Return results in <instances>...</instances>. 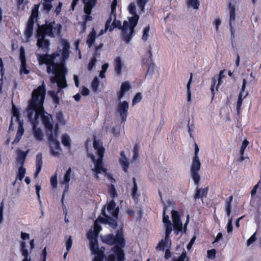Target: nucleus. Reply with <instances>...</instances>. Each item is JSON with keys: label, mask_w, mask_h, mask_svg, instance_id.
I'll return each instance as SVG.
<instances>
[{"label": "nucleus", "mask_w": 261, "mask_h": 261, "mask_svg": "<svg viewBox=\"0 0 261 261\" xmlns=\"http://www.w3.org/2000/svg\"><path fill=\"white\" fill-rule=\"evenodd\" d=\"M168 246H170L169 245V243H167L166 242V240L165 239L164 240H162L157 245L156 247V249H159V250H164V248L165 247H168Z\"/></svg>", "instance_id": "37998d69"}, {"label": "nucleus", "mask_w": 261, "mask_h": 261, "mask_svg": "<svg viewBox=\"0 0 261 261\" xmlns=\"http://www.w3.org/2000/svg\"><path fill=\"white\" fill-rule=\"evenodd\" d=\"M116 203L114 200H112L107 206V211L109 215L114 218H117L119 212V207H116Z\"/></svg>", "instance_id": "2eb2a0df"}, {"label": "nucleus", "mask_w": 261, "mask_h": 261, "mask_svg": "<svg viewBox=\"0 0 261 261\" xmlns=\"http://www.w3.org/2000/svg\"><path fill=\"white\" fill-rule=\"evenodd\" d=\"M56 118L58 121L63 123L64 122V115L62 112H59L56 113Z\"/></svg>", "instance_id": "4d7b16f0"}, {"label": "nucleus", "mask_w": 261, "mask_h": 261, "mask_svg": "<svg viewBox=\"0 0 261 261\" xmlns=\"http://www.w3.org/2000/svg\"><path fill=\"white\" fill-rule=\"evenodd\" d=\"M92 1V0H83V3L85 5L84 12L86 14V15H85L84 18V25H86L87 21H91L92 20V17L90 16V14H91L92 8L97 3V0H94V2Z\"/></svg>", "instance_id": "1a4fd4ad"}, {"label": "nucleus", "mask_w": 261, "mask_h": 261, "mask_svg": "<svg viewBox=\"0 0 261 261\" xmlns=\"http://www.w3.org/2000/svg\"><path fill=\"white\" fill-rule=\"evenodd\" d=\"M173 225L171 222L166 224V231H165V240L167 243H169V245H171V240L170 239V234L171 233L173 229Z\"/></svg>", "instance_id": "412c9836"}, {"label": "nucleus", "mask_w": 261, "mask_h": 261, "mask_svg": "<svg viewBox=\"0 0 261 261\" xmlns=\"http://www.w3.org/2000/svg\"><path fill=\"white\" fill-rule=\"evenodd\" d=\"M38 29L36 31L37 39L36 45L39 48L46 53L50 50V41L46 38V36L54 38L60 35L62 32V26L60 23H57L54 21L45 20L44 24H37Z\"/></svg>", "instance_id": "7ed1b4c3"}, {"label": "nucleus", "mask_w": 261, "mask_h": 261, "mask_svg": "<svg viewBox=\"0 0 261 261\" xmlns=\"http://www.w3.org/2000/svg\"><path fill=\"white\" fill-rule=\"evenodd\" d=\"M172 219L173 222V226H177L178 227H182V223L181 222L180 218L178 212L175 210L171 212Z\"/></svg>", "instance_id": "a211bd4d"}, {"label": "nucleus", "mask_w": 261, "mask_h": 261, "mask_svg": "<svg viewBox=\"0 0 261 261\" xmlns=\"http://www.w3.org/2000/svg\"><path fill=\"white\" fill-rule=\"evenodd\" d=\"M71 173V169L69 168L66 171L64 176V180L62 182V184L66 185V189H68V183L70 180V174Z\"/></svg>", "instance_id": "f704fd0d"}, {"label": "nucleus", "mask_w": 261, "mask_h": 261, "mask_svg": "<svg viewBox=\"0 0 261 261\" xmlns=\"http://www.w3.org/2000/svg\"><path fill=\"white\" fill-rule=\"evenodd\" d=\"M256 232H254L252 236L247 240L246 243L247 246H250L256 240Z\"/></svg>", "instance_id": "09e8293b"}, {"label": "nucleus", "mask_w": 261, "mask_h": 261, "mask_svg": "<svg viewBox=\"0 0 261 261\" xmlns=\"http://www.w3.org/2000/svg\"><path fill=\"white\" fill-rule=\"evenodd\" d=\"M0 73L2 75V77H3L5 73V69H4V65L2 60V59L0 58Z\"/></svg>", "instance_id": "e2e57ef3"}, {"label": "nucleus", "mask_w": 261, "mask_h": 261, "mask_svg": "<svg viewBox=\"0 0 261 261\" xmlns=\"http://www.w3.org/2000/svg\"><path fill=\"white\" fill-rule=\"evenodd\" d=\"M43 122L45 126L48 129L51 130L53 129V125L49 123V119L48 117H45L43 118Z\"/></svg>", "instance_id": "864d4df0"}, {"label": "nucleus", "mask_w": 261, "mask_h": 261, "mask_svg": "<svg viewBox=\"0 0 261 261\" xmlns=\"http://www.w3.org/2000/svg\"><path fill=\"white\" fill-rule=\"evenodd\" d=\"M62 143L64 146L68 147L69 148L70 147L71 140L67 134L62 135Z\"/></svg>", "instance_id": "72a5a7b5"}, {"label": "nucleus", "mask_w": 261, "mask_h": 261, "mask_svg": "<svg viewBox=\"0 0 261 261\" xmlns=\"http://www.w3.org/2000/svg\"><path fill=\"white\" fill-rule=\"evenodd\" d=\"M192 77H193V74H192V73H191L190 78V79L187 83V99H188V101H191V92L190 89H191V84L192 80Z\"/></svg>", "instance_id": "e433bc0d"}, {"label": "nucleus", "mask_w": 261, "mask_h": 261, "mask_svg": "<svg viewBox=\"0 0 261 261\" xmlns=\"http://www.w3.org/2000/svg\"><path fill=\"white\" fill-rule=\"evenodd\" d=\"M46 94L44 83L32 92V97L27 109L28 117L32 125L33 134L39 141L43 140V134L40 128L37 127L36 120L44 113L43 103Z\"/></svg>", "instance_id": "f03ea898"}, {"label": "nucleus", "mask_w": 261, "mask_h": 261, "mask_svg": "<svg viewBox=\"0 0 261 261\" xmlns=\"http://www.w3.org/2000/svg\"><path fill=\"white\" fill-rule=\"evenodd\" d=\"M116 18V12L111 11L109 18L106 21V30H108L112 24V21L115 20Z\"/></svg>", "instance_id": "2f4dec72"}, {"label": "nucleus", "mask_w": 261, "mask_h": 261, "mask_svg": "<svg viewBox=\"0 0 261 261\" xmlns=\"http://www.w3.org/2000/svg\"><path fill=\"white\" fill-rule=\"evenodd\" d=\"M229 26H230V31L231 33V38L232 41H233L234 40V38H235V34H234L235 29L233 28V27L232 25V23H229Z\"/></svg>", "instance_id": "680f3d73"}, {"label": "nucleus", "mask_w": 261, "mask_h": 261, "mask_svg": "<svg viewBox=\"0 0 261 261\" xmlns=\"http://www.w3.org/2000/svg\"><path fill=\"white\" fill-rule=\"evenodd\" d=\"M232 217H231L228 220L227 225V231L228 233L231 232L232 231Z\"/></svg>", "instance_id": "5fc2aeb1"}, {"label": "nucleus", "mask_w": 261, "mask_h": 261, "mask_svg": "<svg viewBox=\"0 0 261 261\" xmlns=\"http://www.w3.org/2000/svg\"><path fill=\"white\" fill-rule=\"evenodd\" d=\"M119 162L121 166H122L123 170L125 172L127 171V169L129 166V163L128 159L126 156H124L123 158H121L119 159Z\"/></svg>", "instance_id": "473e14b6"}, {"label": "nucleus", "mask_w": 261, "mask_h": 261, "mask_svg": "<svg viewBox=\"0 0 261 261\" xmlns=\"http://www.w3.org/2000/svg\"><path fill=\"white\" fill-rule=\"evenodd\" d=\"M40 5V4L34 5L31 15L28 21L25 30V37L28 39V41H29L30 38L32 36L35 22L34 19H36V21L37 20Z\"/></svg>", "instance_id": "0eeeda50"}, {"label": "nucleus", "mask_w": 261, "mask_h": 261, "mask_svg": "<svg viewBox=\"0 0 261 261\" xmlns=\"http://www.w3.org/2000/svg\"><path fill=\"white\" fill-rule=\"evenodd\" d=\"M96 63V59L95 58H93L91 59L90 62L88 65V68L89 70H91L93 67L95 66Z\"/></svg>", "instance_id": "bf43d9fd"}, {"label": "nucleus", "mask_w": 261, "mask_h": 261, "mask_svg": "<svg viewBox=\"0 0 261 261\" xmlns=\"http://www.w3.org/2000/svg\"><path fill=\"white\" fill-rule=\"evenodd\" d=\"M115 28L121 30L123 39L124 41L128 43L130 41L134 34L135 28L133 29L129 21L125 20L122 25L121 22L120 20H117L116 18L113 20L108 30L110 32H112Z\"/></svg>", "instance_id": "39448f33"}, {"label": "nucleus", "mask_w": 261, "mask_h": 261, "mask_svg": "<svg viewBox=\"0 0 261 261\" xmlns=\"http://www.w3.org/2000/svg\"><path fill=\"white\" fill-rule=\"evenodd\" d=\"M199 149L197 144H195L194 155L192 159L190 171L192 178L196 185L198 186L200 180V175L198 173L200 169L201 163L198 156Z\"/></svg>", "instance_id": "423d86ee"}, {"label": "nucleus", "mask_w": 261, "mask_h": 261, "mask_svg": "<svg viewBox=\"0 0 261 261\" xmlns=\"http://www.w3.org/2000/svg\"><path fill=\"white\" fill-rule=\"evenodd\" d=\"M133 187L132 192V195L133 198H137L138 196L137 194L138 186L136 182V179L135 177L133 178Z\"/></svg>", "instance_id": "ea45409f"}, {"label": "nucleus", "mask_w": 261, "mask_h": 261, "mask_svg": "<svg viewBox=\"0 0 261 261\" xmlns=\"http://www.w3.org/2000/svg\"><path fill=\"white\" fill-rule=\"evenodd\" d=\"M187 256L186 251L183 252L180 256L177 259H175L174 261H185V259Z\"/></svg>", "instance_id": "69168bd1"}, {"label": "nucleus", "mask_w": 261, "mask_h": 261, "mask_svg": "<svg viewBox=\"0 0 261 261\" xmlns=\"http://www.w3.org/2000/svg\"><path fill=\"white\" fill-rule=\"evenodd\" d=\"M61 44L63 46V48L59 49L58 52L54 53L51 55H37L39 62L40 64H45L47 65V73L48 74L52 73L53 74L49 78L51 85L55 86L57 85L58 87V90L57 92L53 90L48 92V94L52 98L60 92L62 88H66L67 86L65 76L66 68L54 61L56 58L59 57L61 54L62 55L63 61L66 60L69 56V43L65 40H62Z\"/></svg>", "instance_id": "f257e3e1"}, {"label": "nucleus", "mask_w": 261, "mask_h": 261, "mask_svg": "<svg viewBox=\"0 0 261 261\" xmlns=\"http://www.w3.org/2000/svg\"><path fill=\"white\" fill-rule=\"evenodd\" d=\"M96 247L95 251L91 250L93 254L96 255L94 257L93 261H103L105 258V255L103 254V252L105 250V247H101L99 249L98 246V242L97 243V246Z\"/></svg>", "instance_id": "dca6fc26"}, {"label": "nucleus", "mask_w": 261, "mask_h": 261, "mask_svg": "<svg viewBox=\"0 0 261 261\" xmlns=\"http://www.w3.org/2000/svg\"><path fill=\"white\" fill-rule=\"evenodd\" d=\"M20 59L21 60L20 72L21 74L23 73L27 74L29 73L30 71L27 69V63L24 53L22 52L21 50L20 55Z\"/></svg>", "instance_id": "f3484780"}, {"label": "nucleus", "mask_w": 261, "mask_h": 261, "mask_svg": "<svg viewBox=\"0 0 261 261\" xmlns=\"http://www.w3.org/2000/svg\"><path fill=\"white\" fill-rule=\"evenodd\" d=\"M166 208L164 207V211H163V222L165 224H167L169 223V222H171L169 220V217L168 215H166Z\"/></svg>", "instance_id": "6e6d98bb"}, {"label": "nucleus", "mask_w": 261, "mask_h": 261, "mask_svg": "<svg viewBox=\"0 0 261 261\" xmlns=\"http://www.w3.org/2000/svg\"><path fill=\"white\" fill-rule=\"evenodd\" d=\"M216 251L215 249L208 250L207 251V256L209 258L214 259L215 257Z\"/></svg>", "instance_id": "603ef678"}, {"label": "nucleus", "mask_w": 261, "mask_h": 261, "mask_svg": "<svg viewBox=\"0 0 261 261\" xmlns=\"http://www.w3.org/2000/svg\"><path fill=\"white\" fill-rule=\"evenodd\" d=\"M229 23H232L236 19V9L235 6L232 5L231 3L229 4Z\"/></svg>", "instance_id": "7c9ffc66"}, {"label": "nucleus", "mask_w": 261, "mask_h": 261, "mask_svg": "<svg viewBox=\"0 0 261 261\" xmlns=\"http://www.w3.org/2000/svg\"><path fill=\"white\" fill-rule=\"evenodd\" d=\"M13 116L16 117V120L17 121L19 125L17 134L22 136L24 133V129L23 127V123L20 120V116L18 112L17 111L13 112Z\"/></svg>", "instance_id": "393cba45"}, {"label": "nucleus", "mask_w": 261, "mask_h": 261, "mask_svg": "<svg viewBox=\"0 0 261 261\" xmlns=\"http://www.w3.org/2000/svg\"><path fill=\"white\" fill-rule=\"evenodd\" d=\"M208 187L205 188H197L194 195L195 199L201 198L202 200L203 197H206L208 192Z\"/></svg>", "instance_id": "4be33fe9"}, {"label": "nucleus", "mask_w": 261, "mask_h": 261, "mask_svg": "<svg viewBox=\"0 0 261 261\" xmlns=\"http://www.w3.org/2000/svg\"><path fill=\"white\" fill-rule=\"evenodd\" d=\"M117 0H113L111 6V11L116 12Z\"/></svg>", "instance_id": "0e129e2a"}, {"label": "nucleus", "mask_w": 261, "mask_h": 261, "mask_svg": "<svg viewBox=\"0 0 261 261\" xmlns=\"http://www.w3.org/2000/svg\"><path fill=\"white\" fill-rule=\"evenodd\" d=\"M149 30H150V27L149 25L147 26L144 29V31H143V34L142 36V39L144 41H146L147 40L148 36H149L148 34H149Z\"/></svg>", "instance_id": "de8ad7c7"}, {"label": "nucleus", "mask_w": 261, "mask_h": 261, "mask_svg": "<svg viewBox=\"0 0 261 261\" xmlns=\"http://www.w3.org/2000/svg\"><path fill=\"white\" fill-rule=\"evenodd\" d=\"M233 199V196H230L225 201V211L226 215L229 217L231 213V202Z\"/></svg>", "instance_id": "c85d7f7f"}, {"label": "nucleus", "mask_w": 261, "mask_h": 261, "mask_svg": "<svg viewBox=\"0 0 261 261\" xmlns=\"http://www.w3.org/2000/svg\"><path fill=\"white\" fill-rule=\"evenodd\" d=\"M129 13L133 16L128 18V21L133 29L135 28L138 24L139 16L137 14L136 6L134 2L131 3L128 7Z\"/></svg>", "instance_id": "9d476101"}, {"label": "nucleus", "mask_w": 261, "mask_h": 261, "mask_svg": "<svg viewBox=\"0 0 261 261\" xmlns=\"http://www.w3.org/2000/svg\"><path fill=\"white\" fill-rule=\"evenodd\" d=\"M98 232L91 230L87 233V238L90 241V246L91 250L95 251L97 246Z\"/></svg>", "instance_id": "4468645a"}, {"label": "nucleus", "mask_w": 261, "mask_h": 261, "mask_svg": "<svg viewBox=\"0 0 261 261\" xmlns=\"http://www.w3.org/2000/svg\"><path fill=\"white\" fill-rule=\"evenodd\" d=\"M189 219H189V215H187V220H186V223H185L184 227L183 228V230H182V227H178L177 226H173L174 232H175V233H176V234H178V233H179V231H183L184 233H186V232L187 227L188 224H189Z\"/></svg>", "instance_id": "c756f323"}, {"label": "nucleus", "mask_w": 261, "mask_h": 261, "mask_svg": "<svg viewBox=\"0 0 261 261\" xmlns=\"http://www.w3.org/2000/svg\"><path fill=\"white\" fill-rule=\"evenodd\" d=\"M50 183L51 184L52 187L54 188H56L57 187L58 181L57 175H54L51 177Z\"/></svg>", "instance_id": "3c124183"}, {"label": "nucleus", "mask_w": 261, "mask_h": 261, "mask_svg": "<svg viewBox=\"0 0 261 261\" xmlns=\"http://www.w3.org/2000/svg\"><path fill=\"white\" fill-rule=\"evenodd\" d=\"M103 242L109 245H113L115 243L117 244V241L116 240L115 236L113 234H109L101 238Z\"/></svg>", "instance_id": "aec40b11"}, {"label": "nucleus", "mask_w": 261, "mask_h": 261, "mask_svg": "<svg viewBox=\"0 0 261 261\" xmlns=\"http://www.w3.org/2000/svg\"><path fill=\"white\" fill-rule=\"evenodd\" d=\"M25 172L26 169L24 168L23 166H20L18 168L17 176L20 180H22L23 179L25 176Z\"/></svg>", "instance_id": "58836bf2"}, {"label": "nucleus", "mask_w": 261, "mask_h": 261, "mask_svg": "<svg viewBox=\"0 0 261 261\" xmlns=\"http://www.w3.org/2000/svg\"><path fill=\"white\" fill-rule=\"evenodd\" d=\"M115 255L111 254L109 256L108 261H124L125 254L123 249L117 245H115L113 248Z\"/></svg>", "instance_id": "9b49d317"}, {"label": "nucleus", "mask_w": 261, "mask_h": 261, "mask_svg": "<svg viewBox=\"0 0 261 261\" xmlns=\"http://www.w3.org/2000/svg\"><path fill=\"white\" fill-rule=\"evenodd\" d=\"M48 139L49 142L51 154L54 156H58L60 154V152L62 150L60 142L57 140L56 137L53 135V133H50L48 135Z\"/></svg>", "instance_id": "6e6552de"}, {"label": "nucleus", "mask_w": 261, "mask_h": 261, "mask_svg": "<svg viewBox=\"0 0 261 261\" xmlns=\"http://www.w3.org/2000/svg\"><path fill=\"white\" fill-rule=\"evenodd\" d=\"M72 241L71 239V236H70L69 238H68V239L67 240V241L66 242V249H67V252H68L69 251V250L70 249V248L72 246Z\"/></svg>", "instance_id": "13d9d810"}, {"label": "nucleus", "mask_w": 261, "mask_h": 261, "mask_svg": "<svg viewBox=\"0 0 261 261\" xmlns=\"http://www.w3.org/2000/svg\"><path fill=\"white\" fill-rule=\"evenodd\" d=\"M149 0H137V4L139 9L140 10V13H143L145 7Z\"/></svg>", "instance_id": "4c0bfd02"}, {"label": "nucleus", "mask_w": 261, "mask_h": 261, "mask_svg": "<svg viewBox=\"0 0 261 261\" xmlns=\"http://www.w3.org/2000/svg\"><path fill=\"white\" fill-rule=\"evenodd\" d=\"M246 81L245 79H243L242 89H241V92L238 96V100L237 105V110L238 113H239V110H240V109L241 107L242 104V101L243 99L242 98V93L245 90V89L246 88Z\"/></svg>", "instance_id": "b1692460"}, {"label": "nucleus", "mask_w": 261, "mask_h": 261, "mask_svg": "<svg viewBox=\"0 0 261 261\" xmlns=\"http://www.w3.org/2000/svg\"><path fill=\"white\" fill-rule=\"evenodd\" d=\"M140 149V146L138 144H136L134 147L133 152V159L134 161L137 160L139 158V152Z\"/></svg>", "instance_id": "a19ab883"}, {"label": "nucleus", "mask_w": 261, "mask_h": 261, "mask_svg": "<svg viewBox=\"0 0 261 261\" xmlns=\"http://www.w3.org/2000/svg\"><path fill=\"white\" fill-rule=\"evenodd\" d=\"M46 256H47V251H46V247H45L42 252L41 254V259L42 261H46Z\"/></svg>", "instance_id": "338daca9"}, {"label": "nucleus", "mask_w": 261, "mask_h": 261, "mask_svg": "<svg viewBox=\"0 0 261 261\" xmlns=\"http://www.w3.org/2000/svg\"><path fill=\"white\" fill-rule=\"evenodd\" d=\"M29 151L27 152H24L21 150H19L18 151V155L17 158V163L20 166H23L24 163L25 159L27 157V154Z\"/></svg>", "instance_id": "a878e982"}, {"label": "nucleus", "mask_w": 261, "mask_h": 261, "mask_svg": "<svg viewBox=\"0 0 261 261\" xmlns=\"http://www.w3.org/2000/svg\"><path fill=\"white\" fill-rule=\"evenodd\" d=\"M114 67L116 73L120 75L122 70V61L120 57H118L115 59Z\"/></svg>", "instance_id": "bb28decb"}, {"label": "nucleus", "mask_w": 261, "mask_h": 261, "mask_svg": "<svg viewBox=\"0 0 261 261\" xmlns=\"http://www.w3.org/2000/svg\"><path fill=\"white\" fill-rule=\"evenodd\" d=\"M188 6L193 7L194 9H198L199 6L198 0H189L187 2Z\"/></svg>", "instance_id": "c03bdc74"}, {"label": "nucleus", "mask_w": 261, "mask_h": 261, "mask_svg": "<svg viewBox=\"0 0 261 261\" xmlns=\"http://www.w3.org/2000/svg\"><path fill=\"white\" fill-rule=\"evenodd\" d=\"M152 47L151 45L149 46V49L147 53V56H148V61H149L150 62H152Z\"/></svg>", "instance_id": "774afa93"}, {"label": "nucleus", "mask_w": 261, "mask_h": 261, "mask_svg": "<svg viewBox=\"0 0 261 261\" xmlns=\"http://www.w3.org/2000/svg\"><path fill=\"white\" fill-rule=\"evenodd\" d=\"M93 148L98 156V159H96L95 155L92 153H88L87 155L94 164V168L92 170L95 173V176H96L97 174H100L102 172L106 173L107 172V169L103 167L102 162L105 149L103 147L102 143L96 139H94L93 141Z\"/></svg>", "instance_id": "20e7f679"}, {"label": "nucleus", "mask_w": 261, "mask_h": 261, "mask_svg": "<svg viewBox=\"0 0 261 261\" xmlns=\"http://www.w3.org/2000/svg\"><path fill=\"white\" fill-rule=\"evenodd\" d=\"M42 153H39L37 154L36 155V171L35 173V177H37L38 176V174L40 173L42 166Z\"/></svg>", "instance_id": "5701e85b"}, {"label": "nucleus", "mask_w": 261, "mask_h": 261, "mask_svg": "<svg viewBox=\"0 0 261 261\" xmlns=\"http://www.w3.org/2000/svg\"><path fill=\"white\" fill-rule=\"evenodd\" d=\"M102 217L99 216L94 222V230L96 232H98V233H99V232L102 229L101 226L99 224V222L102 223Z\"/></svg>", "instance_id": "c9c22d12"}, {"label": "nucleus", "mask_w": 261, "mask_h": 261, "mask_svg": "<svg viewBox=\"0 0 261 261\" xmlns=\"http://www.w3.org/2000/svg\"><path fill=\"white\" fill-rule=\"evenodd\" d=\"M154 67H155V65L153 63L150 64L148 66V68L147 71L146 76H148V75L151 76L152 75V74L154 73Z\"/></svg>", "instance_id": "8fccbe9b"}, {"label": "nucleus", "mask_w": 261, "mask_h": 261, "mask_svg": "<svg viewBox=\"0 0 261 261\" xmlns=\"http://www.w3.org/2000/svg\"><path fill=\"white\" fill-rule=\"evenodd\" d=\"M101 214L103 216L102 219V223L108 224L112 228L115 229L118 226L117 221L110 216L107 215L106 213V206L101 210Z\"/></svg>", "instance_id": "ddd939ff"}, {"label": "nucleus", "mask_w": 261, "mask_h": 261, "mask_svg": "<svg viewBox=\"0 0 261 261\" xmlns=\"http://www.w3.org/2000/svg\"><path fill=\"white\" fill-rule=\"evenodd\" d=\"M115 237L117 241V246H120L121 248L124 247L125 242L123 238V231L122 229L117 230Z\"/></svg>", "instance_id": "6ab92c4d"}, {"label": "nucleus", "mask_w": 261, "mask_h": 261, "mask_svg": "<svg viewBox=\"0 0 261 261\" xmlns=\"http://www.w3.org/2000/svg\"><path fill=\"white\" fill-rule=\"evenodd\" d=\"M96 32L93 29L87 37L86 43L89 47H90L95 40Z\"/></svg>", "instance_id": "cd10ccee"}, {"label": "nucleus", "mask_w": 261, "mask_h": 261, "mask_svg": "<svg viewBox=\"0 0 261 261\" xmlns=\"http://www.w3.org/2000/svg\"><path fill=\"white\" fill-rule=\"evenodd\" d=\"M142 98V94L141 93H137L133 99V105H134L139 102Z\"/></svg>", "instance_id": "49530a36"}, {"label": "nucleus", "mask_w": 261, "mask_h": 261, "mask_svg": "<svg viewBox=\"0 0 261 261\" xmlns=\"http://www.w3.org/2000/svg\"><path fill=\"white\" fill-rule=\"evenodd\" d=\"M132 87L128 81L124 82L121 84L120 90L124 93L128 91Z\"/></svg>", "instance_id": "79ce46f5"}, {"label": "nucleus", "mask_w": 261, "mask_h": 261, "mask_svg": "<svg viewBox=\"0 0 261 261\" xmlns=\"http://www.w3.org/2000/svg\"><path fill=\"white\" fill-rule=\"evenodd\" d=\"M129 104L126 101H120L118 106V112L121 118L122 122L126 120Z\"/></svg>", "instance_id": "f8f14e48"}, {"label": "nucleus", "mask_w": 261, "mask_h": 261, "mask_svg": "<svg viewBox=\"0 0 261 261\" xmlns=\"http://www.w3.org/2000/svg\"><path fill=\"white\" fill-rule=\"evenodd\" d=\"M99 85V80L97 77H95L92 82L91 86L94 92H96Z\"/></svg>", "instance_id": "a18cd8bd"}, {"label": "nucleus", "mask_w": 261, "mask_h": 261, "mask_svg": "<svg viewBox=\"0 0 261 261\" xmlns=\"http://www.w3.org/2000/svg\"><path fill=\"white\" fill-rule=\"evenodd\" d=\"M3 211H4V204L2 202L0 205V223H2L3 222Z\"/></svg>", "instance_id": "052dcab7"}]
</instances>
